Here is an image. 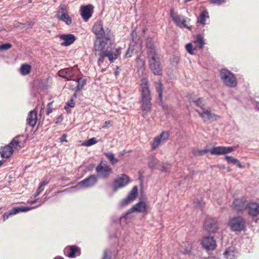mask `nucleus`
<instances>
[{
	"instance_id": "1",
	"label": "nucleus",
	"mask_w": 259,
	"mask_h": 259,
	"mask_svg": "<svg viewBox=\"0 0 259 259\" xmlns=\"http://www.w3.org/2000/svg\"><path fill=\"white\" fill-rule=\"evenodd\" d=\"M93 32L97 36V39L94 42V51L95 55L98 57L99 66L103 63L106 57L108 58L111 63L113 62L120 55L121 48L114 50L112 48V33L111 30L108 28L104 29L102 22L98 21L94 25Z\"/></svg>"
},
{
	"instance_id": "2",
	"label": "nucleus",
	"mask_w": 259,
	"mask_h": 259,
	"mask_svg": "<svg viewBox=\"0 0 259 259\" xmlns=\"http://www.w3.org/2000/svg\"><path fill=\"white\" fill-rule=\"evenodd\" d=\"M141 99L140 102L141 108L143 111V115H147L151 111L152 97L149 81L146 78H144L141 80Z\"/></svg>"
},
{
	"instance_id": "3",
	"label": "nucleus",
	"mask_w": 259,
	"mask_h": 259,
	"mask_svg": "<svg viewBox=\"0 0 259 259\" xmlns=\"http://www.w3.org/2000/svg\"><path fill=\"white\" fill-rule=\"evenodd\" d=\"M148 209L149 207L146 202L144 201H141L133 205L125 213L121 216L120 222L121 223L128 224L131 219L129 216L131 213L136 212L145 215L148 213Z\"/></svg>"
},
{
	"instance_id": "4",
	"label": "nucleus",
	"mask_w": 259,
	"mask_h": 259,
	"mask_svg": "<svg viewBox=\"0 0 259 259\" xmlns=\"http://www.w3.org/2000/svg\"><path fill=\"white\" fill-rule=\"evenodd\" d=\"M170 16L174 22L180 28H185L189 30L192 29V26L188 24L190 21L189 18L175 13L173 9L170 10Z\"/></svg>"
},
{
	"instance_id": "5",
	"label": "nucleus",
	"mask_w": 259,
	"mask_h": 259,
	"mask_svg": "<svg viewBox=\"0 0 259 259\" xmlns=\"http://www.w3.org/2000/svg\"><path fill=\"white\" fill-rule=\"evenodd\" d=\"M246 222L241 217H235L231 218L228 222V226L232 231L241 232L244 230Z\"/></svg>"
},
{
	"instance_id": "6",
	"label": "nucleus",
	"mask_w": 259,
	"mask_h": 259,
	"mask_svg": "<svg viewBox=\"0 0 259 259\" xmlns=\"http://www.w3.org/2000/svg\"><path fill=\"white\" fill-rule=\"evenodd\" d=\"M221 78L224 83L227 87L234 88L237 84L236 78L233 73L226 69L220 72Z\"/></svg>"
},
{
	"instance_id": "7",
	"label": "nucleus",
	"mask_w": 259,
	"mask_h": 259,
	"mask_svg": "<svg viewBox=\"0 0 259 259\" xmlns=\"http://www.w3.org/2000/svg\"><path fill=\"white\" fill-rule=\"evenodd\" d=\"M47 199L45 198L44 200H40L39 201V204L36 205V206L31 207L29 206H18V207H14L11 209L9 210L8 211L5 212L3 215V218L4 219V221H6V220L8 219L10 217H11L14 215H16L18 213H19L20 212H26L29 210H31L33 208H36L37 207H38L40 206L41 204H42Z\"/></svg>"
},
{
	"instance_id": "8",
	"label": "nucleus",
	"mask_w": 259,
	"mask_h": 259,
	"mask_svg": "<svg viewBox=\"0 0 259 259\" xmlns=\"http://www.w3.org/2000/svg\"><path fill=\"white\" fill-rule=\"evenodd\" d=\"M96 171L99 178L106 179L112 173V168L106 162L102 161L96 167Z\"/></svg>"
},
{
	"instance_id": "9",
	"label": "nucleus",
	"mask_w": 259,
	"mask_h": 259,
	"mask_svg": "<svg viewBox=\"0 0 259 259\" xmlns=\"http://www.w3.org/2000/svg\"><path fill=\"white\" fill-rule=\"evenodd\" d=\"M149 68L155 75H162V69L159 56L148 58Z\"/></svg>"
},
{
	"instance_id": "10",
	"label": "nucleus",
	"mask_w": 259,
	"mask_h": 259,
	"mask_svg": "<svg viewBox=\"0 0 259 259\" xmlns=\"http://www.w3.org/2000/svg\"><path fill=\"white\" fill-rule=\"evenodd\" d=\"M195 111L198 113L204 122H212L217 121L221 118L220 115L212 112L208 107L203 109L202 111H200L198 109H195Z\"/></svg>"
},
{
	"instance_id": "11",
	"label": "nucleus",
	"mask_w": 259,
	"mask_h": 259,
	"mask_svg": "<svg viewBox=\"0 0 259 259\" xmlns=\"http://www.w3.org/2000/svg\"><path fill=\"white\" fill-rule=\"evenodd\" d=\"M98 182L97 177L92 175L77 183L73 188L79 189L81 188H88L95 186Z\"/></svg>"
},
{
	"instance_id": "12",
	"label": "nucleus",
	"mask_w": 259,
	"mask_h": 259,
	"mask_svg": "<svg viewBox=\"0 0 259 259\" xmlns=\"http://www.w3.org/2000/svg\"><path fill=\"white\" fill-rule=\"evenodd\" d=\"M129 182V177L125 174H122L115 180L113 185V191L116 192L119 188L126 186Z\"/></svg>"
},
{
	"instance_id": "13",
	"label": "nucleus",
	"mask_w": 259,
	"mask_h": 259,
	"mask_svg": "<svg viewBox=\"0 0 259 259\" xmlns=\"http://www.w3.org/2000/svg\"><path fill=\"white\" fill-rule=\"evenodd\" d=\"M146 46L148 58L158 56L153 38L148 37L146 38Z\"/></svg>"
},
{
	"instance_id": "14",
	"label": "nucleus",
	"mask_w": 259,
	"mask_h": 259,
	"mask_svg": "<svg viewBox=\"0 0 259 259\" xmlns=\"http://www.w3.org/2000/svg\"><path fill=\"white\" fill-rule=\"evenodd\" d=\"M245 210L249 216L257 217L259 215V203L254 201L248 202Z\"/></svg>"
},
{
	"instance_id": "15",
	"label": "nucleus",
	"mask_w": 259,
	"mask_h": 259,
	"mask_svg": "<svg viewBox=\"0 0 259 259\" xmlns=\"http://www.w3.org/2000/svg\"><path fill=\"white\" fill-rule=\"evenodd\" d=\"M204 227L208 233L215 232L218 229L217 220L213 218H207L204 222Z\"/></svg>"
},
{
	"instance_id": "16",
	"label": "nucleus",
	"mask_w": 259,
	"mask_h": 259,
	"mask_svg": "<svg viewBox=\"0 0 259 259\" xmlns=\"http://www.w3.org/2000/svg\"><path fill=\"white\" fill-rule=\"evenodd\" d=\"M93 8L92 5L82 6L80 7V15L85 21H88L92 17Z\"/></svg>"
},
{
	"instance_id": "17",
	"label": "nucleus",
	"mask_w": 259,
	"mask_h": 259,
	"mask_svg": "<svg viewBox=\"0 0 259 259\" xmlns=\"http://www.w3.org/2000/svg\"><path fill=\"white\" fill-rule=\"evenodd\" d=\"M201 244L204 248L207 250H213L216 247V243L213 237H205L202 241Z\"/></svg>"
},
{
	"instance_id": "18",
	"label": "nucleus",
	"mask_w": 259,
	"mask_h": 259,
	"mask_svg": "<svg viewBox=\"0 0 259 259\" xmlns=\"http://www.w3.org/2000/svg\"><path fill=\"white\" fill-rule=\"evenodd\" d=\"M246 199L244 197L235 199L233 202V207L238 212L245 210L247 205Z\"/></svg>"
},
{
	"instance_id": "19",
	"label": "nucleus",
	"mask_w": 259,
	"mask_h": 259,
	"mask_svg": "<svg viewBox=\"0 0 259 259\" xmlns=\"http://www.w3.org/2000/svg\"><path fill=\"white\" fill-rule=\"evenodd\" d=\"M169 137L168 132H162L159 136L154 138L152 143V148L153 149L157 148L161 142L165 141Z\"/></svg>"
},
{
	"instance_id": "20",
	"label": "nucleus",
	"mask_w": 259,
	"mask_h": 259,
	"mask_svg": "<svg viewBox=\"0 0 259 259\" xmlns=\"http://www.w3.org/2000/svg\"><path fill=\"white\" fill-rule=\"evenodd\" d=\"M137 195L138 188L137 186H135L133 187L127 196L121 201V205L124 206L128 204L136 198Z\"/></svg>"
},
{
	"instance_id": "21",
	"label": "nucleus",
	"mask_w": 259,
	"mask_h": 259,
	"mask_svg": "<svg viewBox=\"0 0 259 259\" xmlns=\"http://www.w3.org/2000/svg\"><path fill=\"white\" fill-rule=\"evenodd\" d=\"M227 259H236L239 255L237 249L234 246L227 247L223 253Z\"/></svg>"
},
{
	"instance_id": "22",
	"label": "nucleus",
	"mask_w": 259,
	"mask_h": 259,
	"mask_svg": "<svg viewBox=\"0 0 259 259\" xmlns=\"http://www.w3.org/2000/svg\"><path fill=\"white\" fill-rule=\"evenodd\" d=\"M60 38L63 40L61 45L62 46H68L72 44L76 40V38L72 34H64L59 35Z\"/></svg>"
},
{
	"instance_id": "23",
	"label": "nucleus",
	"mask_w": 259,
	"mask_h": 259,
	"mask_svg": "<svg viewBox=\"0 0 259 259\" xmlns=\"http://www.w3.org/2000/svg\"><path fill=\"white\" fill-rule=\"evenodd\" d=\"M65 255L69 257H74L75 255L80 254L79 248L75 245L70 246L66 247L64 250Z\"/></svg>"
},
{
	"instance_id": "24",
	"label": "nucleus",
	"mask_w": 259,
	"mask_h": 259,
	"mask_svg": "<svg viewBox=\"0 0 259 259\" xmlns=\"http://www.w3.org/2000/svg\"><path fill=\"white\" fill-rule=\"evenodd\" d=\"M74 74V71L71 68L64 69L58 72L59 76L67 80H75L73 78Z\"/></svg>"
},
{
	"instance_id": "25",
	"label": "nucleus",
	"mask_w": 259,
	"mask_h": 259,
	"mask_svg": "<svg viewBox=\"0 0 259 259\" xmlns=\"http://www.w3.org/2000/svg\"><path fill=\"white\" fill-rule=\"evenodd\" d=\"M141 47L140 44L135 41L131 42L129 45V47L125 55V57H132L134 54L137 53L138 50H141Z\"/></svg>"
},
{
	"instance_id": "26",
	"label": "nucleus",
	"mask_w": 259,
	"mask_h": 259,
	"mask_svg": "<svg viewBox=\"0 0 259 259\" xmlns=\"http://www.w3.org/2000/svg\"><path fill=\"white\" fill-rule=\"evenodd\" d=\"M24 143V137L23 136H18L15 137L10 144L13 149H17L23 146Z\"/></svg>"
},
{
	"instance_id": "27",
	"label": "nucleus",
	"mask_w": 259,
	"mask_h": 259,
	"mask_svg": "<svg viewBox=\"0 0 259 259\" xmlns=\"http://www.w3.org/2000/svg\"><path fill=\"white\" fill-rule=\"evenodd\" d=\"M37 120V111L35 110L29 111L26 119L27 124L31 127H34Z\"/></svg>"
},
{
	"instance_id": "28",
	"label": "nucleus",
	"mask_w": 259,
	"mask_h": 259,
	"mask_svg": "<svg viewBox=\"0 0 259 259\" xmlns=\"http://www.w3.org/2000/svg\"><path fill=\"white\" fill-rule=\"evenodd\" d=\"M13 152L14 150L10 144L2 147L0 149V154L3 158H9L13 154Z\"/></svg>"
},
{
	"instance_id": "29",
	"label": "nucleus",
	"mask_w": 259,
	"mask_h": 259,
	"mask_svg": "<svg viewBox=\"0 0 259 259\" xmlns=\"http://www.w3.org/2000/svg\"><path fill=\"white\" fill-rule=\"evenodd\" d=\"M193 43L195 45L196 48L202 50L205 45L203 37L200 34L197 35L194 38Z\"/></svg>"
},
{
	"instance_id": "30",
	"label": "nucleus",
	"mask_w": 259,
	"mask_h": 259,
	"mask_svg": "<svg viewBox=\"0 0 259 259\" xmlns=\"http://www.w3.org/2000/svg\"><path fill=\"white\" fill-rule=\"evenodd\" d=\"M209 18L208 12L206 10L203 11L200 14L197 22L202 26H204L206 24V19H209Z\"/></svg>"
},
{
	"instance_id": "31",
	"label": "nucleus",
	"mask_w": 259,
	"mask_h": 259,
	"mask_svg": "<svg viewBox=\"0 0 259 259\" xmlns=\"http://www.w3.org/2000/svg\"><path fill=\"white\" fill-rule=\"evenodd\" d=\"M49 183V181L48 180H45L42 181L39 184L38 189L33 194L34 197L38 196L41 192L44 190L45 187Z\"/></svg>"
},
{
	"instance_id": "32",
	"label": "nucleus",
	"mask_w": 259,
	"mask_h": 259,
	"mask_svg": "<svg viewBox=\"0 0 259 259\" xmlns=\"http://www.w3.org/2000/svg\"><path fill=\"white\" fill-rule=\"evenodd\" d=\"M225 158L228 163H233L236 164L239 168L243 167V166L237 158L227 155L225 156Z\"/></svg>"
},
{
	"instance_id": "33",
	"label": "nucleus",
	"mask_w": 259,
	"mask_h": 259,
	"mask_svg": "<svg viewBox=\"0 0 259 259\" xmlns=\"http://www.w3.org/2000/svg\"><path fill=\"white\" fill-rule=\"evenodd\" d=\"M181 252L184 254H189L192 248V244L188 242H185L182 246Z\"/></svg>"
},
{
	"instance_id": "34",
	"label": "nucleus",
	"mask_w": 259,
	"mask_h": 259,
	"mask_svg": "<svg viewBox=\"0 0 259 259\" xmlns=\"http://www.w3.org/2000/svg\"><path fill=\"white\" fill-rule=\"evenodd\" d=\"M209 152L212 155H222L224 154V146L214 147L209 149Z\"/></svg>"
},
{
	"instance_id": "35",
	"label": "nucleus",
	"mask_w": 259,
	"mask_h": 259,
	"mask_svg": "<svg viewBox=\"0 0 259 259\" xmlns=\"http://www.w3.org/2000/svg\"><path fill=\"white\" fill-rule=\"evenodd\" d=\"M136 63L138 67V72L141 71V72L143 73L145 70V60L141 59L140 57H137L136 59Z\"/></svg>"
},
{
	"instance_id": "36",
	"label": "nucleus",
	"mask_w": 259,
	"mask_h": 259,
	"mask_svg": "<svg viewBox=\"0 0 259 259\" xmlns=\"http://www.w3.org/2000/svg\"><path fill=\"white\" fill-rule=\"evenodd\" d=\"M104 155L110 161V163L112 165H114L117 163L119 160L115 157L114 154L112 152H108L104 153Z\"/></svg>"
},
{
	"instance_id": "37",
	"label": "nucleus",
	"mask_w": 259,
	"mask_h": 259,
	"mask_svg": "<svg viewBox=\"0 0 259 259\" xmlns=\"http://www.w3.org/2000/svg\"><path fill=\"white\" fill-rule=\"evenodd\" d=\"M31 70V66L27 64H23L21 65L20 72L23 75H26L30 73Z\"/></svg>"
},
{
	"instance_id": "38",
	"label": "nucleus",
	"mask_w": 259,
	"mask_h": 259,
	"mask_svg": "<svg viewBox=\"0 0 259 259\" xmlns=\"http://www.w3.org/2000/svg\"><path fill=\"white\" fill-rule=\"evenodd\" d=\"M57 19L59 20L64 22L66 25H70L72 22V19L69 16L68 13H67V14H65V15L63 14V15H61L60 16H59V17L57 18Z\"/></svg>"
},
{
	"instance_id": "39",
	"label": "nucleus",
	"mask_w": 259,
	"mask_h": 259,
	"mask_svg": "<svg viewBox=\"0 0 259 259\" xmlns=\"http://www.w3.org/2000/svg\"><path fill=\"white\" fill-rule=\"evenodd\" d=\"M67 13H68V12L67 9V6L64 4H61L58 8V10L56 13V17L57 18H58L59 16H60L63 14H67Z\"/></svg>"
},
{
	"instance_id": "40",
	"label": "nucleus",
	"mask_w": 259,
	"mask_h": 259,
	"mask_svg": "<svg viewBox=\"0 0 259 259\" xmlns=\"http://www.w3.org/2000/svg\"><path fill=\"white\" fill-rule=\"evenodd\" d=\"M155 88L158 94L159 99L161 101L162 99L163 88L162 84L160 80H159L158 82L155 83Z\"/></svg>"
},
{
	"instance_id": "41",
	"label": "nucleus",
	"mask_w": 259,
	"mask_h": 259,
	"mask_svg": "<svg viewBox=\"0 0 259 259\" xmlns=\"http://www.w3.org/2000/svg\"><path fill=\"white\" fill-rule=\"evenodd\" d=\"M193 154L195 156H201L204 155L205 154L209 152V149H194L193 150Z\"/></svg>"
},
{
	"instance_id": "42",
	"label": "nucleus",
	"mask_w": 259,
	"mask_h": 259,
	"mask_svg": "<svg viewBox=\"0 0 259 259\" xmlns=\"http://www.w3.org/2000/svg\"><path fill=\"white\" fill-rule=\"evenodd\" d=\"M77 84L76 87L77 91L81 90L86 83V79L82 78H78L77 79Z\"/></svg>"
},
{
	"instance_id": "43",
	"label": "nucleus",
	"mask_w": 259,
	"mask_h": 259,
	"mask_svg": "<svg viewBox=\"0 0 259 259\" xmlns=\"http://www.w3.org/2000/svg\"><path fill=\"white\" fill-rule=\"evenodd\" d=\"M98 142L96 138H92L87 141H85L82 144V145L84 146L89 147L94 144H96Z\"/></svg>"
},
{
	"instance_id": "44",
	"label": "nucleus",
	"mask_w": 259,
	"mask_h": 259,
	"mask_svg": "<svg viewBox=\"0 0 259 259\" xmlns=\"http://www.w3.org/2000/svg\"><path fill=\"white\" fill-rule=\"evenodd\" d=\"M196 106L199 107L201 109L200 111H202L203 109H205V104L204 100L202 98H198L196 100L193 101Z\"/></svg>"
},
{
	"instance_id": "45",
	"label": "nucleus",
	"mask_w": 259,
	"mask_h": 259,
	"mask_svg": "<svg viewBox=\"0 0 259 259\" xmlns=\"http://www.w3.org/2000/svg\"><path fill=\"white\" fill-rule=\"evenodd\" d=\"M158 162V160L155 158H152L148 162L149 167L152 169H155L156 165Z\"/></svg>"
},
{
	"instance_id": "46",
	"label": "nucleus",
	"mask_w": 259,
	"mask_h": 259,
	"mask_svg": "<svg viewBox=\"0 0 259 259\" xmlns=\"http://www.w3.org/2000/svg\"><path fill=\"white\" fill-rule=\"evenodd\" d=\"M186 49L189 54L191 55H194V51L196 50V48H193L192 44L191 43H189L186 45Z\"/></svg>"
},
{
	"instance_id": "47",
	"label": "nucleus",
	"mask_w": 259,
	"mask_h": 259,
	"mask_svg": "<svg viewBox=\"0 0 259 259\" xmlns=\"http://www.w3.org/2000/svg\"><path fill=\"white\" fill-rule=\"evenodd\" d=\"M111 251L109 249H106L104 251L102 259H111Z\"/></svg>"
},
{
	"instance_id": "48",
	"label": "nucleus",
	"mask_w": 259,
	"mask_h": 259,
	"mask_svg": "<svg viewBox=\"0 0 259 259\" xmlns=\"http://www.w3.org/2000/svg\"><path fill=\"white\" fill-rule=\"evenodd\" d=\"M170 167L171 165L170 164H164L161 167V171L164 172H167L170 170Z\"/></svg>"
},
{
	"instance_id": "49",
	"label": "nucleus",
	"mask_w": 259,
	"mask_h": 259,
	"mask_svg": "<svg viewBox=\"0 0 259 259\" xmlns=\"http://www.w3.org/2000/svg\"><path fill=\"white\" fill-rule=\"evenodd\" d=\"M195 206L198 208H202L204 206V202L202 200H197L194 202Z\"/></svg>"
},
{
	"instance_id": "50",
	"label": "nucleus",
	"mask_w": 259,
	"mask_h": 259,
	"mask_svg": "<svg viewBox=\"0 0 259 259\" xmlns=\"http://www.w3.org/2000/svg\"><path fill=\"white\" fill-rule=\"evenodd\" d=\"M12 45L9 43H7L0 45V50H7L11 48Z\"/></svg>"
},
{
	"instance_id": "51",
	"label": "nucleus",
	"mask_w": 259,
	"mask_h": 259,
	"mask_svg": "<svg viewBox=\"0 0 259 259\" xmlns=\"http://www.w3.org/2000/svg\"><path fill=\"white\" fill-rule=\"evenodd\" d=\"M66 106L70 107L71 108L74 107L75 105V102L73 98H71L70 100L66 103Z\"/></svg>"
},
{
	"instance_id": "52",
	"label": "nucleus",
	"mask_w": 259,
	"mask_h": 259,
	"mask_svg": "<svg viewBox=\"0 0 259 259\" xmlns=\"http://www.w3.org/2000/svg\"><path fill=\"white\" fill-rule=\"evenodd\" d=\"M224 154H226L232 152L234 150V148L232 147H224Z\"/></svg>"
},
{
	"instance_id": "53",
	"label": "nucleus",
	"mask_w": 259,
	"mask_h": 259,
	"mask_svg": "<svg viewBox=\"0 0 259 259\" xmlns=\"http://www.w3.org/2000/svg\"><path fill=\"white\" fill-rule=\"evenodd\" d=\"M210 2L214 4H217L218 5H221L225 3L226 0H210Z\"/></svg>"
},
{
	"instance_id": "54",
	"label": "nucleus",
	"mask_w": 259,
	"mask_h": 259,
	"mask_svg": "<svg viewBox=\"0 0 259 259\" xmlns=\"http://www.w3.org/2000/svg\"><path fill=\"white\" fill-rule=\"evenodd\" d=\"M52 102L49 103L47 106V109L46 113L47 115H49L52 112V108L51 107V105L52 104Z\"/></svg>"
},
{
	"instance_id": "55",
	"label": "nucleus",
	"mask_w": 259,
	"mask_h": 259,
	"mask_svg": "<svg viewBox=\"0 0 259 259\" xmlns=\"http://www.w3.org/2000/svg\"><path fill=\"white\" fill-rule=\"evenodd\" d=\"M110 123V121H105L104 122V123L103 126H102V128H106Z\"/></svg>"
},
{
	"instance_id": "56",
	"label": "nucleus",
	"mask_w": 259,
	"mask_h": 259,
	"mask_svg": "<svg viewBox=\"0 0 259 259\" xmlns=\"http://www.w3.org/2000/svg\"><path fill=\"white\" fill-rule=\"evenodd\" d=\"M39 200V198H37V199H35L34 200L30 201H29L28 202L29 203L33 204V203H34L37 202Z\"/></svg>"
},
{
	"instance_id": "57",
	"label": "nucleus",
	"mask_w": 259,
	"mask_h": 259,
	"mask_svg": "<svg viewBox=\"0 0 259 259\" xmlns=\"http://www.w3.org/2000/svg\"><path fill=\"white\" fill-rule=\"evenodd\" d=\"M63 120V118L61 117V116H59L58 118H57V120L56 121V123H58V122H60L62 121Z\"/></svg>"
},
{
	"instance_id": "58",
	"label": "nucleus",
	"mask_w": 259,
	"mask_h": 259,
	"mask_svg": "<svg viewBox=\"0 0 259 259\" xmlns=\"http://www.w3.org/2000/svg\"><path fill=\"white\" fill-rule=\"evenodd\" d=\"M126 153L125 150H123L119 153V156H122Z\"/></svg>"
},
{
	"instance_id": "59",
	"label": "nucleus",
	"mask_w": 259,
	"mask_h": 259,
	"mask_svg": "<svg viewBox=\"0 0 259 259\" xmlns=\"http://www.w3.org/2000/svg\"><path fill=\"white\" fill-rule=\"evenodd\" d=\"M119 69V67L117 66V70ZM115 76H117L119 74V71L118 70H116L114 72Z\"/></svg>"
},
{
	"instance_id": "60",
	"label": "nucleus",
	"mask_w": 259,
	"mask_h": 259,
	"mask_svg": "<svg viewBox=\"0 0 259 259\" xmlns=\"http://www.w3.org/2000/svg\"><path fill=\"white\" fill-rule=\"evenodd\" d=\"M54 259H64V258H63V257H62L61 256H58L55 257Z\"/></svg>"
},
{
	"instance_id": "61",
	"label": "nucleus",
	"mask_w": 259,
	"mask_h": 259,
	"mask_svg": "<svg viewBox=\"0 0 259 259\" xmlns=\"http://www.w3.org/2000/svg\"><path fill=\"white\" fill-rule=\"evenodd\" d=\"M205 259H215L214 257H209L208 258H206Z\"/></svg>"
},
{
	"instance_id": "62",
	"label": "nucleus",
	"mask_w": 259,
	"mask_h": 259,
	"mask_svg": "<svg viewBox=\"0 0 259 259\" xmlns=\"http://www.w3.org/2000/svg\"><path fill=\"white\" fill-rule=\"evenodd\" d=\"M4 161L3 160H0V166L3 164Z\"/></svg>"
},
{
	"instance_id": "63",
	"label": "nucleus",
	"mask_w": 259,
	"mask_h": 259,
	"mask_svg": "<svg viewBox=\"0 0 259 259\" xmlns=\"http://www.w3.org/2000/svg\"><path fill=\"white\" fill-rule=\"evenodd\" d=\"M76 96H77V95H76V93H75L73 94V97H74L75 98H76Z\"/></svg>"
},
{
	"instance_id": "64",
	"label": "nucleus",
	"mask_w": 259,
	"mask_h": 259,
	"mask_svg": "<svg viewBox=\"0 0 259 259\" xmlns=\"http://www.w3.org/2000/svg\"><path fill=\"white\" fill-rule=\"evenodd\" d=\"M106 70V69H102V70H101V71H102V72H104V71H105Z\"/></svg>"
}]
</instances>
